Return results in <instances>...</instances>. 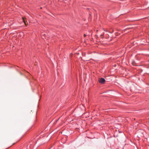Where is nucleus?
I'll list each match as a JSON object with an SVG mask.
<instances>
[{"instance_id": "f257e3e1", "label": "nucleus", "mask_w": 149, "mask_h": 149, "mask_svg": "<svg viewBox=\"0 0 149 149\" xmlns=\"http://www.w3.org/2000/svg\"><path fill=\"white\" fill-rule=\"evenodd\" d=\"M99 82L101 84H103L105 81V80L104 78H101L98 80Z\"/></svg>"}, {"instance_id": "f03ea898", "label": "nucleus", "mask_w": 149, "mask_h": 149, "mask_svg": "<svg viewBox=\"0 0 149 149\" xmlns=\"http://www.w3.org/2000/svg\"><path fill=\"white\" fill-rule=\"evenodd\" d=\"M103 29L104 31L106 32H109L110 33H112L113 32V30H112V31L111 32V31H108V30L107 29L105 30L104 29Z\"/></svg>"}, {"instance_id": "7ed1b4c3", "label": "nucleus", "mask_w": 149, "mask_h": 149, "mask_svg": "<svg viewBox=\"0 0 149 149\" xmlns=\"http://www.w3.org/2000/svg\"><path fill=\"white\" fill-rule=\"evenodd\" d=\"M22 20L23 21V22H24V24H25V25H26V21L25 20V19L23 17H22Z\"/></svg>"}, {"instance_id": "20e7f679", "label": "nucleus", "mask_w": 149, "mask_h": 149, "mask_svg": "<svg viewBox=\"0 0 149 149\" xmlns=\"http://www.w3.org/2000/svg\"><path fill=\"white\" fill-rule=\"evenodd\" d=\"M104 33H103L102 34L100 35V37L102 38H103L104 37Z\"/></svg>"}, {"instance_id": "39448f33", "label": "nucleus", "mask_w": 149, "mask_h": 149, "mask_svg": "<svg viewBox=\"0 0 149 149\" xmlns=\"http://www.w3.org/2000/svg\"><path fill=\"white\" fill-rule=\"evenodd\" d=\"M86 36V35L85 34H84V37H85V36Z\"/></svg>"}]
</instances>
